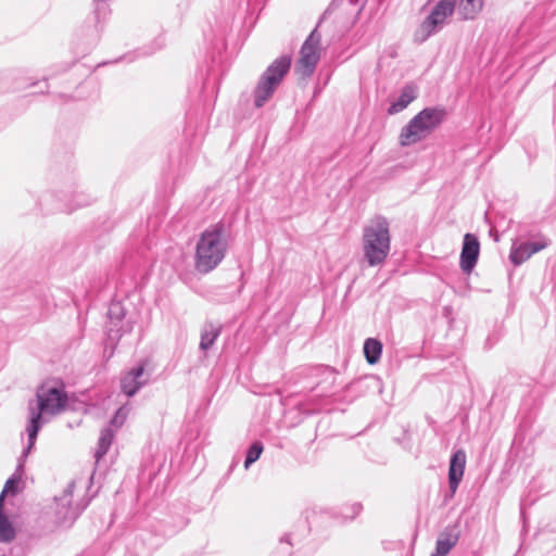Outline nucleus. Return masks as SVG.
<instances>
[{
	"label": "nucleus",
	"mask_w": 556,
	"mask_h": 556,
	"mask_svg": "<svg viewBox=\"0 0 556 556\" xmlns=\"http://www.w3.org/2000/svg\"><path fill=\"white\" fill-rule=\"evenodd\" d=\"M37 406H29V422L26 431L28 445L24 451L27 455L35 445L38 432L43 422V416H56L63 413L68 405V396L63 388L42 386L36 393Z\"/></svg>",
	"instance_id": "f03ea898"
},
{
	"label": "nucleus",
	"mask_w": 556,
	"mask_h": 556,
	"mask_svg": "<svg viewBox=\"0 0 556 556\" xmlns=\"http://www.w3.org/2000/svg\"><path fill=\"white\" fill-rule=\"evenodd\" d=\"M23 470H24V465L22 463H20L18 466L16 467L14 475L11 478H9L4 484V488L0 495V497H2V501L4 500L5 494H8V493L15 494L16 493V484L22 478Z\"/></svg>",
	"instance_id": "412c9836"
},
{
	"label": "nucleus",
	"mask_w": 556,
	"mask_h": 556,
	"mask_svg": "<svg viewBox=\"0 0 556 556\" xmlns=\"http://www.w3.org/2000/svg\"><path fill=\"white\" fill-rule=\"evenodd\" d=\"M548 245V241L542 239L536 242L513 241L509 260L515 266H519L529 260L533 254L542 251Z\"/></svg>",
	"instance_id": "9d476101"
},
{
	"label": "nucleus",
	"mask_w": 556,
	"mask_h": 556,
	"mask_svg": "<svg viewBox=\"0 0 556 556\" xmlns=\"http://www.w3.org/2000/svg\"><path fill=\"white\" fill-rule=\"evenodd\" d=\"M108 317V340L112 342V344H115L123 333L131 331L132 327L128 321L124 323V307L118 302H113L110 305Z\"/></svg>",
	"instance_id": "1a4fd4ad"
},
{
	"label": "nucleus",
	"mask_w": 556,
	"mask_h": 556,
	"mask_svg": "<svg viewBox=\"0 0 556 556\" xmlns=\"http://www.w3.org/2000/svg\"><path fill=\"white\" fill-rule=\"evenodd\" d=\"M457 14L463 21L475 20L483 8V0H459Z\"/></svg>",
	"instance_id": "2eb2a0df"
},
{
	"label": "nucleus",
	"mask_w": 556,
	"mask_h": 556,
	"mask_svg": "<svg viewBox=\"0 0 556 556\" xmlns=\"http://www.w3.org/2000/svg\"><path fill=\"white\" fill-rule=\"evenodd\" d=\"M362 504L359 503H354L353 505H351V511H352V515H351V518H354L355 516H357L361 510H362Z\"/></svg>",
	"instance_id": "393cba45"
},
{
	"label": "nucleus",
	"mask_w": 556,
	"mask_h": 556,
	"mask_svg": "<svg viewBox=\"0 0 556 556\" xmlns=\"http://www.w3.org/2000/svg\"><path fill=\"white\" fill-rule=\"evenodd\" d=\"M114 437H115V430L113 428L105 427L104 429H102L99 441H98V448H97V452L94 455L97 460H99L101 457H103L108 453V451L114 440Z\"/></svg>",
	"instance_id": "a211bd4d"
},
{
	"label": "nucleus",
	"mask_w": 556,
	"mask_h": 556,
	"mask_svg": "<svg viewBox=\"0 0 556 556\" xmlns=\"http://www.w3.org/2000/svg\"><path fill=\"white\" fill-rule=\"evenodd\" d=\"M457 0H439L414 33V40L425 42L448 24L456 10Z\"/></svg>",
	"instance_id": "423d86ee"
},
{
	"label": "nucleus",
	"mask_w": 556,
	"mask_h": 556,
	"mask_svg": "<svg viewBox=\"0 0 556 556\" xmlns=\"http://www.w3.org/2000/svg\"><path fill=\"white\" fill-rule=\"evenodd\" d=\"M15 538V530L3 513L2 497H0V542L9 543Z\"/></svg>",
	"instance_id": "6ab92c4d"
},
{
	"label": "nucleus",
	"mask_w": 556,
	"mask_h": 556,
	"mask_svg": "<svg viewBox=\"0 0 556 556\" xmlns=\"http://www.w3.org/2000/svg\"><path fill=\"white\" fill-rule=\"evenodd\" d=\"M431 556H439V555H437V554H434V553H433Z\"/></svg>",
	"instance_id": "cd10ccee"
},
{
	"label": "nucleus",
	"mask_w": 556,
	"mask_h": 556,
	"mask_svg": "<svg viewBox=\"0 0 556 556\" xmlns=\"http://www.w3.org/2000/svg\"><path fill=\"white\" fill-rule=\"evenodd\" d=\"M74 489L75 482H71L63 491L62 495L55 497L56 521L64 526H71L89 504V500H81L74 505Z\"/></svg>",
	"instance_id": "6e6552de"
},
{
	"label": "nucleus",
	"mask_w": 556,
	"mask_h": 556,
	"mask_svg": "<svg viewBox=\"0 0 556 556\" xmlns=\"http://www.w3.org/2000/svg\"><path fill=\"white\" fill-rule=\"evenodd\" d=\"M0 556H7V555H0Z\"/></svg>",
	"instance_id": "c85d7f7f"
},
{
	"label": "nucleus",
	"mask_w": 556,
	"mask_h": 556,
	"mask_svg": "<svg viewBox=\"0 0 556 556\" xmlns=\"http://www.w3.org/2000/svg\"><path fill=\"white\" fill-rule=\"evenodd\" d=\"M220 334V328L213 324L205 325L201 333L200 349L207 351Z\"/></svg>",
	"instance_id": "aec40b11"
},
{
	"label": "nucleus",
	"mask_w": 556,
	"mask_h": 556,
	"mask_svg": "<svg viewBox=\"0 0 556 556\" xmlns=\"http://www.w3.org/2000/svg\"><path fill=\"white\" fill-rule=\"evenodd\" d=\"M417 98V89L413 85H406L401 90L399 98L391 103L388 113L393 115L402 112Z\"/></svg>",
	"instance_id": "4468645a"
},
{
	"label": "nucleus",
	"mask_w": 556,
	"mask_h": 556,
	"mask_svg": "<svg viewBox=\"0 0 556 556\" xmlns=\"http://www.w3.org/2000/svg\"><path fill=\"white\" fill-rule=\"evenodd\" d=\"M390 249L389 222L383 216H377L363 230L364 258L369 266H379L388 257Z\"/></svg>",
	"instance_id": "7ed1b4c3"
},
{
	"label": "nucleus",
	"mask_w": 556,
	"mask_h": 556,
	"mask_svg": "<svg viewBox=\"0 0 556 556\" xmlns=\"http://www.w3.org/2000/svg\"><path fill=\"white\" fill-rule=\"evenodd\" d=\"M459 539L458 533L443 532L439 535L435 543L434 554L439 556H446L451 549L457 544Z\"/></svg>",
	"instance_id": "dca6fc26"
},
{
	"label": "nucleus",
	"mask_w": 556,
	"mask_h": 556,
	"mask_svg": "<svg viewBox=\"0 0 556 556\" xmlns=\"http://www.w3.org/2000/svg\"><path fill=\"white\" fill-rule=\"evenodd\" d=\"M281 540H282V541H286L287 543H290V540H289V538H288V536L282 538Z\"/></svg>",
	"instance_id": "bb28decb"
},
{
	"label": "nucleus",
	"mask_w": 556,
	"mask_h": 556,
	"mask_svg": "<svg viewBox=\"0 0 556 556\" xmlns=\"http://www.w3.org/2000/svg\"><path fill=\"white\" fill-rule=\"evenodd\" d=\"M327 374H328V376L331 378V380L333 381V380H334V378H336V374H334V371H333V370H329V369H327Z\"/></svg>",
	"instance_id": "a878e982"
},
{
	"label": "nucleus",
	"mask_w": 556,
	"mask_h": 556,
	"mask_svg": "<svg viewBox=\"0 0 556 556\" xmlns=\"http://www.w3.org/2000/svg\"><path fill=\"white\" fill-rule=\"evenodd\" d=\"M466 466V453L463 450L455 451L450 459L448 467V488L450 496L453 497L463 479Z\"/></svg>",
	"instance_id": "ddd939ff"
},
{
	"label": "nucleus",
	"mask_w": 556,
	"mask_h": 556,
	"mask_svg": "<svg viewBox=\"0 0 556 556\" xmlns=\"http://www.w3.org/2000/svg\"><path fill=\"white\" fill-rule=\"evenodd\" d=\"M480 252V243L475 235L466 233L464 237L463 249L460 253V268L465 273H470L477 264Z\"/></svg>",
	"instance_id": "f8f14e48"
},
{
	"label": "nucleus",
	"mask_w": 556,
	"mask_h": 556,
	"mask_svg": "<svg viewBox=\"0 0 556 556\" xmlns=\"http://www.w3.org/2000/svg\"><path fill=\"white\" fill-rule=\"evenodd\" d=\"M290 67L291 56L281 55L266 68L254 89V104L256 108L264 106L273 97Z\"/></svg>",
	"instance_id": "39448f33"
},
{
	"label": "nucleus",
	"mask_w": 556,
	"mask_h": 556,
	"mask_svg": "<svg viewBox=\"0 0 556 556\" xmlns=\"http://www.w3.org/2000/svg\"><path fill=\"white\" fill-rule=\"evenodd\" d=\"M264 451V445L261 441H255L251 444L247 452V457L244 460V468L249 469L252 464H254L261 456Z\"/></svg>",
	"instance_id": "4be33fe9"
},
{
	"label": "nucleus",
	"mask_w": 556,
	"mask_h": 556,
	"mask_svg": "<svg viewBox=\"0 0 556 556\" xmlns=\"http://www.w3.org/2000/svg\"><path fill=\"white\" fill-rule=\"evenodd\" d=\"M129 408L127 406L119 407L112 418L109 427L114 428V430L122 427L127 418Z\"/></svg>",
	"instance_id": "5701e85b"
},
{
	"label": "nucleus",
	"mask_w": 556,
	"mask_h": 556,
	"mask_svg": "<svg viewBox=\"0 0 556 556\" xmlns=\"http://www.w3.org/2000/svg\"><path fill=\"white\" fill-rule=\"evenodd\" d=\"M321 35L315 28L301 47L300 59L295 65V72L302 78L311 77L320 59Z\"/></svg>",
	"instance_id": "0eeeda50"
},
{
	"label": "nucleus",
	"mask_w": 556,
	"mask_h": 556,
	"mask_svg": "<svg viewBox=\"0 0 556 556\" xmlns=\"http://www.w3.org/2000/svg\"><path fill=\"white\" fill-rule=\"evenodd\" d=\"M229 249L228 231L224 223L207 227L197 242L194 268L200 274L214 270L225 258Z\"/></svg>",
	"instance_id": "f257e3e1"
},
{
	"label": "nucleus",
	"mask_w": 556,
	"mask_h": 556,
	"mask_svg": "<svg viewBox=\"0 0 556 556\" xmlns=\"http://www.w3.org/2000/svg\"><path fill=\"white\" fill-rule=\"evenodd\" d=\"M149 380L144 365L139 364L128 370L121 378V390L127 396H134Z\"/></svg>",
	"instance_id": "9b49d317"
},
{
	"label": "nucleus",
	"mask_w": 556,
	"mask_h": 556,
	"mask_svg": "<svg viewBox=\"0 0 556 556\" xmlns=\"http://www.w3.org/2000/svg\"><path fill=\"white\" fill-rule=\"evenodd\" d=\"M381 353H382V344L379 340L374 339V338H368L365 340L364 354H365L366 361L370 365H374L379 361Z\"/></svg>",
	"instance_id": "f3484780"
},
{
	"label": "nucleus",
	"mask_w": 556,
	"mask_h": 556,
	"mask_svg": "<svg viewBox=\"0 0 556 556\" xmlns=\"http://www.w3.org/2000/svg\"><path fill=\"white\" fill-rule=\"evenodd\" d=\"M76 197H77V200H76V204L74 207H83V206L88 205L91 202L90 197H88L84 193L77 194Z\"/></svg>",
	"instance_id": "b1692460"
},
{
	"label": "nucleus",
	"mask_w": 556,
	"mask_h": 556,
	"mask_svg": "<svg viewBox=\"0 0 556 556\" xmlns=\"http://www.w3.org/2000/svg\"><path fill=\"white\" fill-rule=\"evenodd\" d=\"M445 117L446 110L442 106L425 108L402 128L400 144L409 147L425 140L440 127Z\"/></svg>",
	"instance_id": "20e7f679"
}]
</instances>
